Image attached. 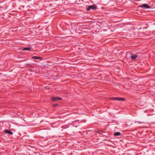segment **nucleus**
Here are the masks:
<instances>
[{"mask_svg":"<svg viewBox=\"0 0 155 155\" xmlns=\"http://www.w3.org/2000/svg\"><path fill=\"white\" fill-rule=\"evenodd\" d=\"M121 135L120 133L119 132H116L114 133V135L115 136H118Z\"/></svg>","mask_w":155,"mask_h":155,"instance_id":"nucleus-10","label":"nucleus"},{"mask_svg":"<svg viewBox=\"0 0 155 155\" xmlns=\"http://www.w3.org/2000/svg\"><path fill=\"white\" fill-rule=\"evenodd\" d=\"M138 56L137 54H134L131 55L130 56V57L132 60H135L137 57Z\"/></svg>","mask_w":155,"mask_h":155,"instance_id":"nucleus-6","label":"nucleus"},{"mask_svg":"<svg viewBox=\"0 0 155 155\" xmlns=\"http://www.w3.org/2000/svg\"><path fill=\"white\" fill-rule=\"evenodd\" d=\"M31 58L35 59H40L41 60H42V58H41L37 56H33Z\"/></svg>","mask_w":155,"mask_h":155,"instance_id":"nucleus-8","label":"nucleus"},{"mask_svg":"<svg viewBox=\"0 0 155 155\" xmlns=\"http://www.w3.org/2000/svg\"><path fill=\"white\" fill-rule=\"evenodd\" d=\"M140 7H145L147 9L150 8V7L148 6V5L146 4H143L140 6Z\"/></svg>","mask_w":155,"mask_h":155,"instance_id":"nucleus-5","label":"nucleus"},{"mask_svg":"<svg viewBox=\"0 0 155 155\" xmlns=\"http://www.w3.org/2000/svg\"><path fill=\"white\" fill-rule=\"evenodd\" d=\"M111 100H117L118 101H125L126 99L125 98H121V97H112L110 98Z\"/></svg>","mask_w":155,"mask_h":155,"instance_id":"nucleus-1","label":"nucleus"},{"mask_svg":"<svg viewBox=\"0 0 155 155\" xmlns=\"http://www.w3.org/2000/svg\"><path fill=\"white\" fill-rule=\"evenodd\" d=\"M52 100L53 101H56L57 100H61L62 99V98L58 97H54L52 98Z\"/></svg>","mask_w":155,"mask_h":155,"instance_id":"nucleus-4","label":"nucleus"},{"mask_svg":"<svg viewBox=\"0 0 155 155\" xmlns=\"http://www.w3.org/2000/svg\"><path fill=\"white\" fill-rule=\"evenodd\" d=\"M58 105L57 104H54L53 105V106L54 107H56Z\"/></svg>","mask_w":155,"mask_h":155,"instance_id":"nucleus-11","label":"nucleus"},{"mask_svg":"<svg viewBox=\"0 0 155 155\" xmlns=\"http://www.w3.org/2000/svg\"><path fill=\"white\" fill-rule=\"evenodd\" d=\"M96 5H89L87 8V10L88 11H89L90 9H92L94 10L96 9Z\"/></svg>","mask_w":155,"mask_h":155,"instance_id":"nucleus-2","label":"nucleus"},{"mask_svg":"<svg viewBox=\"0 0 155 155\" xmlns=\"http://www.w3.org/2000/svg\"><path fill=\"white\" fill-rule=\"evenodd\" d=\"M31 48L30 47H26L24 48H23L22 50H27V51H31Z\"/></svg>","mask_w":155,"mask_h":155,"instance_id":"nucleus-9","label":"nucleus"},{"mask_svg":"<svg viewBox=\"0 0 155 155\" xmlns=\"http://www.w3.org/2000/svg\"><path fill=\"white\" fill-rule=\"evenodd\" d=\"M97 25H98L99 27H100L101 28L107 26L106 24L104 21H102L101 22H99L98 24H97Z\"/></svg>","mask_w":155,"mask_h":155,"instance_id":"nucleus-3","label":"nucleus"},{"mask_svg":"<svg viewBox=\"0 0 155 155\" xmlns=\"http://www.w3.org/2000/svg\"><path fill=\"white\" fill-rule=\"evenodd\" d=\"M5 132L6 133L8 134H12L13 133L10 130H5Z\"/></svg>","mask_w":155,"mask_h":155,"instance_id":"nucleus-7","label":"nucleus"}]
</instances>
